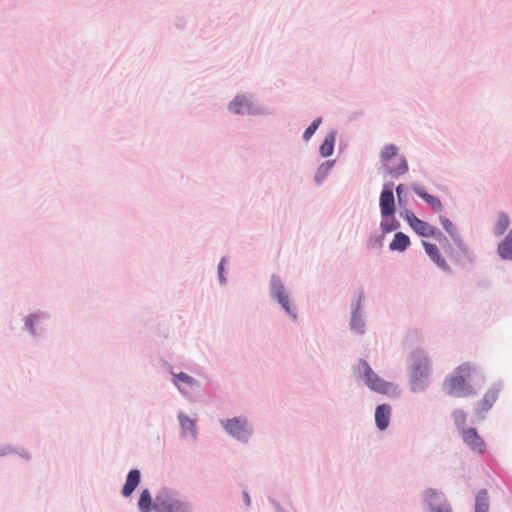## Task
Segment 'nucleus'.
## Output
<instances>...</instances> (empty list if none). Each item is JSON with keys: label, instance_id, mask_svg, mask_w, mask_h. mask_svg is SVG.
Returning a JSON list of instances; mask_svg holds the SVG:
<instances>
[{"label": "nucleus", "instance_id": "1", "mask_svg": "<svg viewBox=\"0 0 512 512\" xmlns=\"http://www.w3.org/2000/svg\"><path fill=\"white\" fill-rule=\"evenodd\" d=\"M473 366L469 363L459 365L454 374L446 377L443 387L451 396L465 397L472 394V388L468 383V379L473 372Z\"/></svg>", "mask_w": 512, "mask_h": 512}, {"label": "nucleus", "instance_id": "18", "mask_svg": "<svg viewBox=\"0 0 512 512\" xmlns=\"http://www.w3.org/2000/svg\"><path fill=\"white\" fill-rule=\"evenodd\" d=\"M410 244L409 237L403 233H397L389 245V248L393 251H403Z\"/></svg>", "mask_w": 512, "mask_h": 512}, {"label": "nucleus", "instance_id": "20", "mask_svg": "<svg viewBox=\"0 0 512 512\" xmlns=\"http://www.w3.org/2000/svg\"><path fill=\"white\" fill-rule=\"evenodd\" d=\"M334 143H335V136L334 134H329L323 141L322 145L320 146V154L323 157H328L332 155L333 149H334Z\"/></svg>", "mask_w": 512, "mask_h": 512}, {"label": "nucleus", "instance_id": "7", "mask_svg": "<svg viewBox=\"0 0 512 512\" xmlns=\"http://www.w3.org/2000/svg\"><path fill=\"white\" fill-rule=\"evenodd\" d=\"M271 294L278 299V302L284 308V310L295 318V314L292 313L289 297L285 292L284 286L279 278L273 276L271 281Z\"/></svg>", "mask_w": 512, "mask_h": 512}, {"label": "nucleus", "instance_id": "24", "mask_svg": "<svg viewBox=\"0 0 512 512\" xmlns=\"http://www.w3.org/2000/svg\"><path fill=\"white\" fill-rule=\"evenodd\" d=\"M452 417H453V420L455 422V425L458 428H460L461 430L465 429L464 425H465L466 420H467V414L463 410H461V409L454 410L453 413H452Z\"/></svg>", "mask_w": 512, "mask_h": 512}, {"label": "nucleus", "instance_id": "15", "mask_svg": "<svg viewBox=\"0 0 512 512\" xmlns=\"http://www.w3.org/2000/svg\"><path fill=\"white\" fill-rule=\"evenodd\" d=\"M497 397H498L497 390H494V389L488 390L485 393V395L483 396V398L481 399V401L479 402V411L485 412V411L489 410L492 407V405L495 403V401L497 400Z\"/></svg>", "mask_w": 512, "mask_h": 512}, {"label": "nucleus", "instance_id": "34", "mask_svg": "<svg viewBox=\"0 0 512 512\" xmlns=\"http://www.w3.org/2000/svg\"><path fill=\"white\" fill-rule=\"evenodd\" d=\"M352 326H353L354 329H357V322H356L355 318L352 321Z\"/></svg>", "mask_w": 512, "mask_h": 512}, {"label": "nucleus", "instance_id": "29", "mask_svg": "<svg viewBox=\"0 0 512 512\" xmlns=\"http://www.w3.org/2000/svg\"><path fill=\"white\" fill-rule=\"evenodd\" d=\"M224 264H225V259H221V261L219 263V266H218V274H219L220 281L222 283L225 282V278H224V275H223Z\"/></svg>", "mask_w": 512, "mask_h": 512}, {"label": "nucleus", "instance_id": "23", "mask_svg": "<svg viewBox=\"0 0 512 512\" xmlns=\"http://www.w3.org/2000/svg\"><path fill=\"white\" fill-rule=\"evenodd\" d=\"M427 386V380L418 378L417 373L411 374V389L413 392H422Z\"/></svg>", "mask_w": 512, "mask_h": 512}, {"label": "nucleus", "instance_id": "14", "mask_svg": "<svg viewBox=\"0 0 512 512\" xmlns=\"http://www.w3.org/2000/svg\"><path fill=\"white\" fill-rule=\"evenodd\" d=\"M154 503L148 489H144L138 500V508L140 512H151L154 510Z\"/></svg>", "mask_w": 512, "mask_h": 512}, {"label": "nucleus", "instance_id": "13", "mask_svg": "<svg viewBox=\"0 0 512 512\" xmlns=\"http://www.w3.org/2000/svg\"><path fill=\"white\" fill-rule=\"evenodd\" d=\"M415 193L421 197L427 204H429L434 210L438 211L441 209V201L439 198L425 192L423 187H414Z\"/></svg>", "mask_w": 512, "mask_h": 512}, {"label": "nucleus", "instance_id": "2", "mask_svg": "<svg viewBox=\"0 0 512 512\" xmlns=\"http://www.w3.org/2000/svg\"><path fill=\"white\" fill-rule=\"evenodd\" d=\"M380 157L385 175L398 178L408 171L407 161L404 157L398 155V148L395 145H386Z\"/></svg>", "mask_w": 512, "mask_h": 512}, {"label": "nucleus", "instance_id": "25", "mask_svg": "<svg viewBox=\"0 0 512 512\" xmlns=\"http://www.w3.org/2000/svg\"><path fill=\"white\" fill-rule=\"evenodd\" d=\"M179 421H180V425L183 430L189 431V432H194V426H195L194 421L192 419H190L188 416L184 415L183 413H180Z\"/></svg>", "mask_w": 512, "mask_h": 512}, {"label": "nucleus", "instance_id": "9", "mask_svg": "<svg viewBox=\"0 0 512 512\" xmlns=\"http://www.w3.org/2000/svg\"><path fill=\"white\" fill-rule=\"evenodd\" d=\"M425 498L432 512H449V507L446 503L442 502L441 496L435 490H427Z\"/></svg>", "mask_w": 512, "mask_h": 512}, {"label": "nucleus", "instance_id": "10", "mask_svg": "<svg viewBox=\"0 0 512 512\" xmlns=\"http://www.w3.org/2000/svg\"><path fill=\"white\" fill-rule=\"evenodd\" d=\"M391 416V407L387 404L379 405L375 411L376 425L380 430L388 427Z\"/></svg>", "mask_w": 512, "mask_h": 512}, {"label": "nucleus", "instance_id": "31", "mask_svg": "<svg viewBox=\"0 0 512 512\" xmlns=\"http://www.w3.org/2000/svg\"><path fill=\"white\" fill-rule=\"evenodd\" d=\"M508 222H509L508 216L505 214H501V216L498 220V224H508Z\"/></svg>", "mask_w": 512, "mask_h": 512}, {"label": "nucleus", "instance_id": "8", "mask_svg": "<svg viewBox=\"0 0 512 512\" xmlns=\"http://www.w3.org/2000/svg\"><path fill=\"white\" fill-rule=\"evenodd\" d=\"M380 208L383 216H388L395 211V200L394 194L391 187L384 186V189L380 195Z\"/></svg>", "mask_w": 512, "mask_h": 512}, {"label": "nucleus", "instance_id": "5", "mask_svg": "<svg viewBox=\"0 0 512 512\" xmlns=\"http://www.w3.org/2000/svg\"><path fill=\"white\" fill-rule=\"evenodd\" d=\"M460 434L465 444H467L473 452L478 454L485 452L486 444L475 428L462 429L460 430Z\"/></svg>", "mask_w": 512, "mask_h": 512}, {"label": "nucleus", "instance_id": "32", "mask_svg": "<svg viewBox=\"0 0 512 512\" xmlns=\"http://www.w3.org/2000/svg\"><path fill=\"white\" fill-rule=\"evenodd\" d=\"M404 190V185L403 184H399L397 187H396V193H397V196L399 198V201H401V194Z\"/></svg>", "mask_w": 512, "mask_h": 512}, {"label": "nucleus", "instance_id": "30", "mask_svg": "<svg viewBox=\"0 0 512 512\" xmlns=\"http://www.w3.org/2000/svg\"><path fill=\"white\" fill-rule=\"evenodd\" d=\"M36 319V317L34 316H30L27 320H26V325L28 326L29 330L34 333V330L32 328V325H33V321Z\"/></svg>", "mask_w": 512, "mask_h": 512}, {"label": "nucleus", "instance_id": "33", "mask_svg": "<svg viewBox=\"0 0 512 512\" xmlns=\"http://www.w3.org/2000/svg\"><path fill=\"white\" fill-rule=\"evenodd\" d=\"M244 500L246 502L247 505H250V496L247 492H244Z\"/></svg>", "mask_w": 512, "mask_h": 512}, {"label": "nucleus", "instance_id": "12", "mask_svg": "<svg viewBox=\"0 0 512 512\" xmlns=\"http://www.w3.org/2000/svg\"><path fill=\"white\" fill-rule=\"evenodd\" d=\"M252 109V103L245 96H237L230 103L229 110L235 114L249 113Z\"/></svg>", "mask_w": 512, "mask_h": 512}, {"label": "nucleus", "instance_id": "4", "mask_svg": "<svg viewBox=\"0 0 512 512\" xmlns=\"http://www.w3.org/2000/svg\"><path fill=\"white\" fill-rule=\"evenodd\" d=\"M358 370L363 372L366 385L373 391L380 394H389L394 390L393 384L381 379L365 361H360Z\"/></svg>", "mask_w": 512, "mask_h": 512}, {"label": "nucleus", "instance_id": "26", "mask_svg": "<svg viewBox=\"0 0 512 512\" xmlns=\"http://www.w3.org/2000/svg\"><path fill=\"white\" fill-rule=\"evenodd\" d=\"M320 123H321V119H316L311 123V125L304 131V134H303L304 140L307 141L312 137V135L318 129Z\"/></svg>", "mask_w": 512, "mask_h": 512}, {"label": "nucleus", "instance_id": "6", "mask_svg": "<svg viewBox=\"0 0 512 512\" xmlns=\"http://www.w3.org/2000/svg\"><path fill=\"white\" fill-rule=\"evenodd\" d=\"M222 423L226 431L239 440H246L250 434L245 419L233 418Z\"/></svg>", "mask_w": 512, "mask_h": 512}, {"label": "nucleus", "instance_id": "36", "mask_svg": "<svg viewBox=\"0 0 512 512\" xmlns=\"http://www.w3.org/2000/svg\"><path fill=\"white\" fill-rule=\"evenodd\" d=\"M356 330H358L359 332H361V331H362V330H361V327H360V324H357V329H356Z\"/></svg>", "mask_w": 512, "mask_h": 512}, {"label": "nucleus", "instance_id": "11", "mask_svg": "<svg viewBox=\"0 0 512 512\" xmlns=\"http://www.w3.org/2000/svg\"><path fill=\"white\" fill-rule=\"evenodd\" d=\"M140 471L137 469L131 470L126 478V482L122 488V495L125 497H129L136 487L140 483Z\"/></svg>", "mask_w": 512, "mask_h": 512}, {"label": "nucleus", "instance_id": "35", "mask_svg": "<svg viewBox=\"0 0 512 512\" xmlns=\"http://www.w3.org/2000/svg\"><path fill=\"white\" fill-rule=\"evenodd\" d=\"M397 227H398L397 225H394V226H388L387 231H392V228H394V229H395V228H397Z\"/></svg>", "mask_w": 512, "mask_h": 512}, {"label": "nucleus", "instance_id": "19", "mask_svg": "<svg viewBox=\"0 0 512 512\" xmlns=\"http://www.w3.org/2000/svg\"><path fill=\"white\" fill-rule=\"evenodd\" d=\"M418 378L427 380L429 375V360L427 357H422L412 370V374H416Z\"/></svg>", "mask_w": 512, "mask_h": 512}, {"label": "nucleus", "instance_id": "16", "mask_svg": "<svg viewBox=\"0 0 512 512\" xmlns=\"http://www.w3.org/2000/svg\"><path fill=\"white\" fill-rule=\"evenodd\" d=\"M423 245L425 247L426 253L431 257V259L439 266H444L445 261L441 257L439 249L436 244L430 243L428 241H423Z\"/></svg>", "mask_w": 512, "mask_h": 512}, {"label": "nucleus", "instance_id": "21", "mask_svg": "<svg viewBox=\"0 0 512 512\" xmlns=\"http://www.w3.org/2000/svg\"><path fill=\"white\" fill-rule=\"evenodd\" d=\"M489 502L486 491H480L476 497L475 512H488Z\"/></svg>", "mask_w": 512, "mask_h": 512}, {"label": "nucleus", "instance_id": "3", "mask_svg": "<svg viewBox=\"0 0 512 512\" xmlns=\"http://www.w3.org/2000/svg\"><path fill=\"white\" fill-rule=\"evenodd\" d=\"M155 512H190L189 503L183 501L180 496L171 490H160L154 502Z\"/></svg>", "mask_w": 512, "mask_h": 512}, {"label": "nucleus", "instance_id": "28", "mask_svg": "<svg viewBox=\"0 0 512 512\" xmlns=\"http://www.w3.org/2000/svg\"><path fill=\"white\" fill-rule=\"evenodd\" d=\"M401 216L408 222V224H425V222L419 220L413 212L405 210L401 212Z\"/></svg>", "mask_w": 512, "mask_h": 512}, {"label": "nucleus", "instance_id": "22", "mask_svg": "<svg viewBox=\"0 0 512 512\" xmlns=\"http://www.w3.org/2000/svg\"><path fill=\"white\" fill-rule=\"evenodd\" d=\"M175 384L181 389L182 385L191 387L196 384L195 379L189 376L186 373L180 372L178 374H173Z\"/></svg>", "mask_w": 512, "mask_h": 512}, {"label": "nucleus", "instance_id": "17", "mask_svg": "<svg viewBox=\"0 0 512 512\" xmlns=\"http://www.w3.org/2000/svg\"><path fill=\"white\" fill-rule=\"evenodd\" d=\"M498 253L503 259L512 260V231L498 246Z\"/></svg>", "mask_w": 512, "mask_h": 512}, {"label": "nucleus", "instance_id": "27", "mask_svg": "<svg viewBox=\"0 0 512 512\" xmlns=\"http://www.w3.org/2000/svg\"><path fill=\"white\" fill-rule=\"evenodd\" d=\"M416 232L424 237L434 236L435 226H413Z\"/></svg>", "mask_w": 512, "mask_h": 512}]
</instances>
